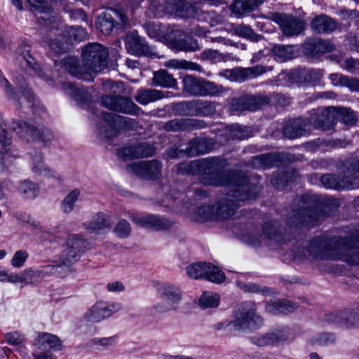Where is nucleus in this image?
Listing matches in <instances>:
<instances>
[{
	"mask_svg": "<svg viewBox=\"0 0 359 359\" xmlns=\"http://www.w3.org/2000/svg\"><path fill=\"white\" fill-rule=\"evenodd\" d=\"M306 248L309 255L315 259L342 260L349 265L359 266V229L344 236H315Z\"/></svg>",
	"mask_w": 359,
	"mask_h": 359,
	"instance_id": "nucleus-1",
	"label": "nucleus"
},
{
	"mask_svg": "<svg viewBox=\"0 0 359 359\" xmlns=\"http://www.w3.org/2000/svg\"><path fill=\"white\" fill-rule=\"evenodd\" d=\"M225 196L213 205L216 219H224L232 216L239 205V202L253 199L257 191L247 177H235L228 187Z\"/></svg>",
	"mask_w": 359,
	"mask_h": 359,
	"instance_id": "nucleus-2",
	"label": "nucleus"
},
{
	"mask_svg": "<svg viewBox=\"0 0 359 359\" xmlns=\"http://www.w3.org/2000/svg\"><path fill=\"white\" fill-rule=\"evenodd\" d=\"M224 168V163L219 157L208 158L198 161V170L202 175L201 182L204 184L228 187L235 177H245L240 174H226Z\"/></svg>",
	"mask_w": 359,
	"mask_h": 359,
	"instance_id": "nucleus-3",
	"label": "nucleus"
},
{
	"mask_svg": "<svg viewBox=\"0 0 359 359\" xmlns=\"http://www.w3.org/2000/svg\"><path fill=\"white\" fill-rule=\"evenodd\" d=\"M298 203H301L302 206L292 210L287 220L290 226L296 227L302 225L311 227L315 226L320 217L324 216L321 208L316 203L313 196L303 195L298 199Z\"/></svg>",
	"mask_w": 359,
	"mask_h": 359,
	"instance_id": "nucleus-4",
	"label": "nucleus"
},
{
	"mask_svg": "<svg viewBox=\"0 0 359 359\" xmlns=\"http://www.w3.org/2000/svg\"><path fill=\"white\" fill-rule=\"evenodd\" d=\"M97 116L100 118L97 133L103 139H111L117 135L120 129H130L136 123L133 118L111 112H102Z\"/></svg>",
	"mask_w": 359,
	"mask_h": 359,
	"instance_id": "nucleus-5",
	"label": "nucleus"
},
{
	"mask_svg": "<svg viewBox=\"0 0 359 359\" xmlns=\"http://www.w3.org/2000/svg\"><path fill=\"white\" fill-rule=\"evenodd\" d=\"M109 52L102 45L92 43L85 46L82 50V62L87 71L86 79H93V74L104 70L108 65Z\"/></svg>",
	"mask_w": 359,
	"mask_h": 359,
	"instance_id": "nucleus-6",
	"label": "nucleus"
},
{
	"mask_svg": "<svg viewBox=\"0 0 359 359\" xmlns=\"http://www.w3.org/2000/svg\"><path fill=\"white\" fill-rule=\"evenodd\" d=\"M128 22V18L126 10L117 6L100 13L97 17L95 26L102 34L107 36L122 32Z\"/></svg>",
	"mask_w": 359,
	"mask_h": 359,
	"instance_id": "nucleus-7",
	"label": "nucleus"
},
{
	"mask_svg": "<svg viewBox=\"0 0 359 359\" xmlns=\"http://www.w3.org/2000/svg\"><path fill=\"white\" fill-rule=\"evenodd\" d=\"M156 290L160 302L154 306L158 313H167L176 311L182 300V292L176 285L162 282L156 285Z\"/></svg>",
	"mask_w": 359,
	"mask_h": 359,
	"instance_id": "nucleus-8",
	"label": "nucleus"
},
{
	"mask_svg": "<svg viewBox=\"0 0 359 359\" xmlns=\"http://www.w3.org/2000/svg\"><path fill=\"white\" fill-rule=\"evenodd\" d=\"M12 129L20 138L29 140L30 137L33 141L41 142L44 145H49L54 140L52 131L41 125L36 126L21 120L14 121Z\"/></svg>",
	"mask_w": 359,
	"mask_h": 359,
	"instance_id": "nucleus-9",
	"label": "nucleus"
},
{
	"mask_svg": "<svg viewBox=\"0 0 359 359\" xmlns=\"http://www.w3.org/2000/svg\"><path fill=\"white\" fill-rule=\"evenodd\" d=\"M101 103L106 108L116 112L135 116L144 113L140 107L126 96L105 95L101 97Z\"/></svg>",
	"mask_w": 359,
	"mask_h": 359,
	"instance_id": "nucleus-10",
	"label": "nucleus"
},
{
	"mask_svg": "<svg viewBox=\"0 0 359 359\" xmlns=\"http://www.w3.org/2000/svg\"><path fill=\"white\" fill-rule=\"evenodd\" d=\"M267 97L261 95H245L232 97L229 100V111L233 114H240L246 111H256L267 104Z\"/></svg>",
	"mask_w": 359,
	"mask_h": 359,
	"instance_id": "nucleus-11",
	"label": "nucleus"
},
{
	"mask_svg": "<svg viewBox=\"0 0 359 359\" xmlns=\"http://www.w3.org/2000/svg\"><path fill=\"white\" fill-rule=\"evenodd\" d=\"M187 275L194 279L205 278L209 281L220 283L224 281V272L210 263L196 262L187 267Z\"/></svg>",
	"mask_w": 359,
	"mask_h": 359,
	"instance_id": "nucleus-12",
	"label": "nucleus"
},
{
	"mask_svg": "<svg viewBox=\"0 0 359 359\" xmlns=\"http://www.w3.org/2000/svg\"><path fill=\"white\" fill-rule=\"evenodd\" d=\"M271 20L278 24L282 32L287 36L300 35L304 32L306 27V24L304 20L293 15L271 13Z\"/></svg>",
	"mask_w": 359,
	"mask_h": 359,
	"instance_id": "nucleus-13",
	"label": "nucleus"
},
{
	"mask_svg": "<svg viewBox=\"0 0 359 359\" xmlns=\"http://www.w3.org/2000/svg\"><path fill=\"white\" fill-rule=\"evenodd\" d=\"M307 118L309 127L321 130H332L336 126L334 107L313 110Z\"/></svg>",
	"mask_w": 359,
	"mask_h": 359,
	"instance_id": "nucleus-14",
	"label": "nucleus"
},
{
	"mask_svg": "<svg viewBox=\"0 0 359 359\" xmlns=\"http://www.w3.org/2000/svg\"><path fill=\"white\" fill-rule=\"evenodd\" d=\"M128 218L137 225L156 231L167 230L172 226L174 222L165 217L156 215H139L128 212Z\"/></svg>",
	"mask_w": 359,
	"mask_h": 359,
	"instance_id": "nucleus-15",
	"label": "nucleus"
},
{
	"mask_svg": "<svg viewBox=\"0 0 359 359\" xmlns=\"http://www.w3.org/2000/svg\"><path fill=\"white\" fill-rule=\"evenodd\" d=\"M162 167L161 161L153 159L130 163L127 170L142 178L156 180L161 175Z\"/></svg>",
	"mask_w": 359,
	"mask_h": 359,
	"instance_id": "nucleus-16",
	"label": "nucleus"
},
{
	"mask_svg": "<svg viewBox=\"0 0 359 359\" xmlns=\"http://www.w3.org/2000/svg\"><path fill=\"white\" fill-rule=\"evenodd\" d=\"M121 309V305L116 302H97L83 315V319L90 323H99L110 317Z\"/></svg>",
	"mask_w": 359,
	"mask_h": 359,
	"instance_id": "nucleus-17",
	"label": "nucleus"
},
{
	"mask_svg": "<svg viewBox=\"0 0 359 359\" xmlns=\"http://www.w3.org/2000/svg\"><path fill=\"white\" fill-rule=\"evenodd\" d=\"M156 149L148 142H137L124 147L117 151L118 156L123 160L143 158L150 157L156 154Z\"/></svg>",
	"mask_w": 359,
	"mask_h": 359,
	"instance_id": "nucleus-18",
	"label": "nucleus"
},
{
	"mask_svg": "<svg viewBox=\"0 0 359 359\" xmlns=\"http://www.w3.org/2000/svg\"><path fill=\"white\" fill-rule=\"evenodd\" d=\"M263 324V319L255 309L243 310L236 314L235 319L227 325H232L236 330H254Z\"/></svg>",
	"mask_w": 359,
	"mask_h": 359,
	"instance_id": "nucleus-19",
	"label": "nucleus"
},
{
	"mask_svg": "<svg viewBox=\"0 0 359 359\" xmlns=\"http://www.w3.org/2000/svg\"><path fill=\"white\" fill-rule=\"evenodd\" d=\"M166 40L170 48L176 51L196 52L201 49L196 39L180 31L173 32Z\"/></svg>",
	"mask_w": 359,
	"mask_h": 359,
	"instance_id": "nucleus-20",
	"label": "nucleus"
},
{
	"mask_svg": "<svg viewBox=\"0 0 359 359\" xmlns=\"http://www.w3.org/2000/svg\"><path fill=\"white\" fill-rule=\"evenodd\" d=\"M126 47L128 53L133 55H144L151 57H158L153 47L149 46L145 40L134 31L126 37Z\"/></svg>",
	"mask_w": 359,
	"mask_h": 359,
	"instance_id": "nucleus-21",
	"label": "nucleus"
},
{
	"mask_svg": "<svg viewBox=\"0 0 359 359\" xmlns=\"http://www.w3.org/2000/svg\"><path fill=\"white\" fill-rule=\"evenodd\" d=\"M207 127L203 120L196 118H174L165 122L162 128L166 132H190Z\"/></svg>",
	"mask_w": 359,
	"mask_h": 359,
	"instance_id": "nucleus-22",
	"label": "nucleus"
},
{
	"mask_svg": "<svg viewBox=\"0 0 359 359\" xmlns=\"http://www.w3.org/2000/svg\"><path fill=\"white\" fill-rule=\"evenodd\" d=\"M282 134L285 138L294 140L311 133V129L309 126L306 118L298 117L288 121L281 128Z\"/></svg>",
	"mask_w": 359,
	"mask_h": 359,
	"instance_id": "nucleus-23",
	"label": "nucleus"
},
{
	"mask_svg": "<svg viewBox=\"0 0 359 359\" xmlns=\"http://www.w3.org/2000/svg\"><path fill=\"white\" fill-rule=\"evenodd\" d=\"M86 246V241L81 236L70 234L66 239L61 255L76 262L83 253Z\"/></svg>",
	"mask_w": 359,
	"mask_h": 359,
	"instance_id": "nucleus-24",
	"label": "nucleus"
},
{
	"mask_svg": "<svg viewBox=\"0 0 359 359\" xmlns=\"http://www.w3.org/2000/svg\"><path fill=\"white\" fill-rule=\"evenodd\" d=\"M339 171V175L327 173L320 177V184L326 189L337 190L353 189V183L348 180L344 172Z\"/></svg>",
	"mask_w": 359,
	"mask_h": 359,
	"instance_id": "nucleus-25",
	"label": "nucleus"
},
{
	"mask_svg": "<svg viewBox=\"0 0 359 359\" xmlns=\"http://www.w3.org/2000/svg\"><path fill=\"white\" fill-rule=\"evenodd\" d=\"M335 49L334 44L329 41L318 38H310L305 41L302 46L303 53L308 56H316Z\"/></svg>",
	"mask_w": 359,
	"mask_h": 359,
	"instance_id": "nucleus-26",
	"label": "nucleus"
},
{
	"mask_svg": "<svg viewBox=\"0 0 359 359\" xmlns=\"http://www.w3.org/2000/svg\"><path fill=\"white\" fill-rule=\"evenodd\" d=\"M212 147V143L207 138H194L180 150L184 156H196L209 152Z\"/></svg>",
	"mask_w": 359,
	"mask_h": 359,
	"instance_id": "nucleus-27",
	"label": "nucleus"
},
{
	"mask_svg": "<svg viewBox=\"0 0 359 359\" xmlns=\"http://www.w3.org/2000/svg\"><path fill=\"white\" fill-rule=\"evenodd\" d=\"M337 168L344 172L347 179L353 183V189L359 187V157H351L340 162Z\"/></svg>",
	"mask_w": 359,
	"mask_h": 359,
	"instance_id": "nucleus-28",
	"label": "nucleus"
},
{
	"mask_svg": "<svg viewBox=\"0 0 359 359\" xmlns=\"http://www.w3.org/2000/svg\"><path fill=\"white\" fill-rule=\"evenodd\" d=\"M32 158V171L40 175L54 179H59L60 175L54 170L50 169L43 162V154L41 151H33L30 153Z\"/></svg>",
	"mask_w": 359,
	"mask_h": 359,
	"instance_id": "nucleus-29",
	"label": "nucleus"
},
{
	"mask_svg": "<svg viewBox=\"0 0 359 359\" xmlns=\"http://www.w3.org/2000/svg\"><path fill=\"white\" fill-rule=\"evenodd\" d=\"M168 13H175L182 16L195 18L198 9L185 0H165Z\"/></svg>",
	"mask_w": 359,
	"mask_h": 359,
	"instance_id": "nucleus-30",
	"label": "nucleus"
},
{
	"mask_svg": "<svg viewBox=\"0 0 359 359\" xmlns=\"http://www.w3.org/2000/svg\"><path fill=\"white\" fill-rule=\"evenodd\" d=\"M61 88L66 94L72 97L79 105L82 107L88 105L90 100V95L86 88H78L69 82L62 83Z\"/></svg>",
	"mask_w": 359,
	"mask_h": 359,
	"instance_id": "nucleus-31",
	"label": "nucleus"
},
{
	"mask_svg": "<svg viewBox=\"0 0 359 359\" xmlns=\"http://www.w3.org/2000/svg\"><path fill=\"white\" fill-rule=\"evenodd\" d=\"M266 72V67L261 65L247 68L237 67L231 71L230 76L236 81L242 82L256 78Z\"/></svg>",
	"mask_w": 359,
	"mask_h": 359,
	"instance_id": "nucleus-32",
	"label": "nucleus"
},
{
	"mask_svg": "<svg viewBox=\"0 0 359 359\" xmlns=\"http://www.w3.org/2000/svg\"><path fill=\"white\" fill-rule=\"evenodd\" d=\"M27 2L31 6L32 11L44 15L36 16L40 25L44 27L51 25L52 27H54L52 24H55V22H53V20L49 18L48 13L51 11V8L46 1L44 0H27Z\"/></svg>",
	"mask_w": 359,
	"mask_h": 359,
	"instance_id": "nucleus-33",
	"label": "nucleus"
},
{
	"mask_svg": "<svg viewBox=\"0 0 359 359\" xmlns=\"http://www.w3.org/2000/svg\"><path fill=\"white\" fill-rule=\"evenodd\" d=\"M337 26L335 20L326 15L316 16L310 23L312 31L318 34L332 32Z\"/></svg>",
	"mask_w": 359,
	"mask_h": 359,
	"instance_id": "nucleus-34",
	"label": "nucleus"
},
{
	"mask_svg": "<svg viewBox=\"0 0 359 359\" xmlns=\"http://www.w3.org/2000/svg\"><path fill=\"white\" fill-rule=\"evenodd\" d=\"M296 171L292 168H278L276 172H273L272 184L279 190L283 189L290 181L293 180L296 176Z\"/></svg>",
	"mask_w": 359,
	"mask_h": 359,
	"instance_id": "nucleus-35",
	"label": "nucleus"
},
{
	"mask_svg": "<svg viewBox=\"0 0 359 359\" xmlns=\"http://www.w3.org/2000/svg\"><path fill=\"white\" fill-rule=\"evenodd\" d=\"M336 123L340 121L346 126L353 127L358 121V115L353 109L348 107H334Z\"/></svg>",
	"mask_w": 359,
	"mask_h": 359,
	"instance_id": "nucleus-36",
	"label": "nucleus"
},
{
	"mask_svg": "<svg viewBox=\"0 0 359 359\" xmlns=\"http://www.w3.org/2000/svg\"><path fill=\"white\" fill-rule=\"evenodd\" d=\"M297 83H306L313 85L318 83L323 76V72L318 69H297Z\"/></svg>",
	"mask_w": 359,
	"mask_h": 359,
	"instance_id": "nucleus-37",
	"label": "nucleus"
},
{
	"mask_svg": "<svg viewBox=\"0 0 359 359\" xmlns=\"http://www.w3.org/2000/svg\"><path fill=\"white\" fill-rule=\"evenodd\" d=\"M65 69L72 76H76L83 80H90L86 79L87 71L84 69V65L80 64L79 60L75 57H68L63 60Z\"/></svg>",
	"mask_w": 359,
	"mask_h": 359,
	"instance_id": "nucleus-38",
	"label": "nucleus"
},
{
	"mask_svg": "<svg viewBox=\"0 0 359 359\" xmlns=\"http://www.w3.org/2000/svg\"><path fill=\"white\" fill-rule=\"evenodd\" d=\"M262 3V0H233L231 10L232 13L241 16L254 11Z\"/></svg>",
	"mask_w": 359,
	"mask_h": 359,
	"instance_id": "nucleus-39",
	"label": "nucleus"
},
{
	"mask_svg": "<svg viewBox=\"0 0 359 359\" xmlns=\"http://www.w3.org/2000/svg\"><path fill=\"white\" fill-rule=\"evenodd\" d=\"M163 97V92L156 89H139L135 96L136 102L142 105L155 102Z\"/></svg>",
	"mask_w": 359,
	"mask_h": 359,
	"instance_id": "nucleus-40",
	"label": "nucleus"
},
{
	"mask_svg": "<svg viewBox=\"0 0 359 359\" xmlns=\"http://www.w3.org/2000/svg\"><path fill=\"white\" fill-rule=\"evenodd\" d=\"M36 345L40 351H48L51 348H58L61 341L55 335L43 333L38 337Z\"/></svg>",
	"mask_w": 359,
	"mask_h": 359,
	"instance_id": "nucleus-41",
	"label": "nucleus"
},
{
	"mask_svg": "<svg viewBox=\"0 0 359 359\" xmlns=\"http://www.w3.org/2000/svg\"><path fill=\"white\" fill-rule=\"evenodd\" d=\"M201 90V97H217L223 95L228 90V88L214 82L203 79Z\"/></svg>",
	"mask_w": 359,
	"mask_h": 359,
	"instance_id": "nucleus-42",
	"label": "nucleus"
},
{
	"mask_svg": "<svg viewBox=\"0 0 359 359\" xmlns=\"http://www.w3.org/2000/svg\"><path fill=\"white\" fill-rule=\"evenodd\" d=\"M172 110L177 116H196V100L174 104Z\"/></svg>",
	"mask_w": 359,
	"mask_h": 359,
	"instance_id": "nucleus-43",
	"label": "nucleus"
},
{
	"mask_svg": "<svg viewBox=\"0 0 359 359\" xmlns=\"http://www.w3.org/2000/svg\"><path fill=\"white\" fill-rule=\"evenodd\" d=\"M297 303L287 299H278L271 304V313L275 315L287 314L293 312L298 308Z\"/></svg>",
	"mask_w": 359,
	"mask_h": 359,
	"instance_id": "nucleus-44",
	"label": "nucleus"
},
{
	"mask_svg": "<svg viewBox=\"0 0 359 359\" xmlns=\"http://www.w3.org/2000/svg\"><path fill=\"white\" fill-rule=\"evenodd\" d=\"M152 82L156 86L171 88L175 85L176 80L166 70L160 69L154 72Z\"/></svg>",
	"mask_w": 359,
	"mask_h": 359,
	"instance_id": "nucleus-45",
	"label": "nucleus"
},
{
	"mask_svg": "<svg viewBox=\"0 0 359 359\" xmlns=\"http://www.w3.org/2000/svg\"><path fill=\"white\" fill-rule=\"evenodd\" d=\"M167 68L175 69H189L197 72H202V67L198 63L187 61L186 60L171 59L164 63Z\"/></svg>",
	"mask_w": 359,
	"mask_h": 359,
	"instance_id": "nucleus-46",
	"label": "nucleus"
},
{
	"mask_svg": "<svg viewBox=\"0 0 359 359\" xmlns=\"http://www.w3.org/2000/svg\"><path fill=\"white\" fill-rule=\"evenodd\" d=\"M202 80L187 75L183 79V89L191 95L201 97Z\"/></svg>",
	"mask_w": 359,
	"mask_h": 359,
	"instance_id": "nucleus-47",
	"label": "nucleus"
},
{
	"mask_svg": "<svg viewBox=\"0 0 359 359\" xmlns=\"http://www.w3.org/2000/svg\"><path fill=\"white\" fill-rule=\"evenodd\" d=\"M75 262L60 255L59 258L54 261L55 264L53 269L54 272L58 273L60 277H65L72 271V264Z\"/></svg>",
	"mask_w": 359,
	"mask_h": 359,
	"instance_id": "nucleus-48",
	"label": "nucleus"
},
{
	"mask_svg": "<svg viewBox=\"0 0 359 359\" xmlns=\"http://www.w3.org/2000/svg\"><path fill=\"white\" fill-rule=\"evenodd\" d=\"M110 226V218L107 215L99 212L88 223L86 228L95 231L103 229Z\"/></svg>",
	"mask_w": 359,
	"mask_h": 359,
	"instance_id": "nucleus-49",
	"label": "nucleus"
},
{
	"mask_svg": "<svg viewBox=\"0 0 359 359\" xmlns=\"http://www.w3.org/2000/svg\"><path fill=\"white\" fill-rule=\"evenodd\" d=\"M216 112L215 102L209 100H196V116H209Z\"/></svg>",
	"mask_w": 359,
	"mask_h": 359,
	"instance_id": "nucleus-50",
	"label": "nucleus"
},
{
	"mask_svg": "<svg viewBox=\"0 0 359 359\" xmlns=\"http://www.w3.org/2000/svg\"><path fill=\"white\" fill-rule=\"evenodd\" d=\"M80 194V190L74 189L64 198L60 204L61 210L64 213L69 214L73 211Z\"/></svg>",
	"mask_w": 359,
	"mask_h": 359,
	"instance_id": "nucleus-51",
	"label": "nucleus"
},
{
	"mask_svg": "<svg viewBox=\"0 0 359 359\" xmlns=\"http://www.w3.org/2000/svg\"><path fill=\"white\" fill-rule=\"evenodd\" d=\"M337 338L331 332H321L308 339V343L316 346H329L335 344Z\"/></svg>",
	"mask_w": 359,
	"mask_h": 359,
	"instance_id": "nucleus-52",
	"label": "nucleus"
},
{
	"mask_svg": "<svg viewBox=\"0 0 359 359\" xmlns=\"http://www.w3.org/2000/svg\"><path fill=\"white\" fill-rule=\"evenodd\" d=\"M20 194L26 199L35 198L39 192L38 185L29 180L22 182L19 187Z\"/></svg>",
	"mask_w": 359,
	"mask_h": 359,
	"instance_id": "nucleus-53",
	"label": "nucleus"
},
{
	"mask_svg": "<svg viewBox=\"0 0 359 359\" xmlns=\"http://www.w3.org/2000/svg\"><path fill=\"white\" fill-rule=\"evenodd\" d=\"M224 135L227 136V140H244L249 137L246 129L239 125L228 126L225 128Z\"/></svg>",
	"mask_w": 359,
	"mask_h": 359,
	"instance_id": "nucleus-54",
	"label": "nucleus"
},
{
	"mask_svg": "<svg viewBox=\"0 0 359 359\" xmlns=\"http://www.w3.org/2000/svg\"><path fill=\"white\" fill-rule=\"evenodd\" d=\"M344 310L335 311L325 314L323 321L329 325L346 327Z\"/></svg>",
	"mask_w": 359,
	"mask_h": 359,
	"instance_id": "nucleus-55",
	"label": "nucleus"
},
{
	"mask_svg": "<svg viewBox=\"0 0 359 359\" xmlns=\"http://www.w3.org/2000/svg\"><path fill=\"white\" fill-rule=\"evenodd\" d=\"M274 55L281 61L291 60L294 56V46L290 45H275L272 49Z\"/></svg>",
	"mask_w": 359,
	"mask_h": 359,
	"instance_id": "nucleus-56",
	"label": "nucleus"
},
{
	"mask_svg": "<svg viewBox=\"0 0 359 359\" xmlns=\"http://www.w3.org/2000/svg\"><path fill=\"white\" fill-rule=\"evenodd\" d=\"M219 296L212 292H204L201 296L198 304L203 309L215 308L219 305Z\"/></svg>",
	"mask_w": 359,
	"mask_h": 359,
	"instance_id": "nucleus-57",
	"label": "nucleus"
},
{
	"mask_svg": "<svg viewBox=\"0 0 359 359\" xmlns=\"http://www.w3.org/2000/svg\"><path fill=\"white\" fill-rule=\"evenodd\" d=\"M165 13H168L165 0H154L147 11L150 18H160Z\"/></svg>",
	"mask_w": 359,
	"mask_h": 359,
	"instance_id": "nucleus-58",
	"label": "nucleus"
},
{
	"mask_svg": "<svg viewBox=\"0 0 359 359\" xmlns=\"http://www.w3.org/2000/svg\"><path fill=\"white\" fill-rule=\"evenodd\" d=\"M297 72L296 69L282 72L276 76L273 82L277 86H286L291 83H297Z\"/></svg>",
	"mask_w": 359,
	"mask_h": 359,
	"instance_id": "nucleus-59",
	"label": "nucleus"
},
{
	"mask_svg": "<svg viewBox=\"0 0 359 359\" xmlns=\"http://www.w3.org/2000/svg\"><path fill=\"white\" fill-rule=\"evenodd\" d=\"M199 20H205L210 24V26H216L221 25L224 22V18L221 15L217 14L215 11L199 12L195 16Z\"/></svg>",
	"mask_w": 359,
	"mask_h": 359,
	"instance_id": "nucleus-60",
	"label": "nucleus"
},
{
	"mask_svg": "<svg viewBox=\"0 0 359 359\" xmlns=\"http://www.w3.org/2000/svg\"><path fill=\"white\" fill-rule=\"evenodd\" d=\"M65 35L70 41H83L88 38L86 30L81 27H67Z\"/></svg>",
	"mask_w": 359,
	"mask_h": 359,
	"instance_id": "nucleus-61",
	"label": "nucleus"
},
{
	"mask_svg": "<svg viewBox=\"0 0 359 359\" xmlns=\"http://www.w3.org/2000/svg\"><path fill=\"white\" fill-rule=\"evenodd\" d=\"M346 328L359 327V309L351 308L344 309Z\"/></svg>",
	"mask_w": 359,
	"mask_h": 359,
	"instance_id": "nucleus-62",
	"label": "nucleus"
},
{
	"mask_svg": "<svg viewBox=\"0 0 359 359\" xmlns=\"http://www.w3.org/2000/svg\"><path fill=\"white\" fill-rule=\"evenodd\" d=\"M233 32L237 36L250 39L252 41H257L260 39V36L256 34L248 25H237L233 28Z\"/></svg>",
	"mask_w": 359,
	"mask_h": 359,
	"instance_id": "nucleus-63",
	"label": "nucleus"
},
{
	"mask_svg": "<svg viewBox=\"0 0 359 359\" xmlns=\"http://www.w3.org/2000/svg\"><path fill=\"white\" fill-rule=\"evenodd\" d=\"M114 232L117 237L121 238L129 237L131 232L130 223L124 219H120L114 226Z\"/></svg>",
	"mask_w": 359,
	"mask_h": 359,
	"instance_id": "nucleus-64",
	"label": "nucleus"
}]
</instances>
